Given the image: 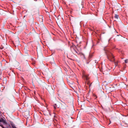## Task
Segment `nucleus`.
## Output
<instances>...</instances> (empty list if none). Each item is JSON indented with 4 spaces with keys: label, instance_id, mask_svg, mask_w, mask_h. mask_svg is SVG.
<instances>
[{
    "label": "nucleus",
    "instance_id": "obj_1",
    "mask_svg": "<svg viewBox=\"0 0 128 128\" xmlns=\"http://www.w3.org/2000/svg\"><path fill=\"white\" fill-rule=\"evenodd\" d=\"M104 50L108 59L110 61L114 62L115 65L116 66H117L118 62V61L116 62H114V57L113 54L106 47L105 48H104Z\"/></svg>",
    "mask_w": 128,
    "mask_h": 128
},
{
    "label": "nucleus",
    "instance_id": "obj_2",
    "mask_svg": "<svg viewBox=\"0 0 128 128\" xmlns=\"http://www.w3.org/2000/svg\"><path fill=\"white\" fill-rule=\"evenodd\" d=\"M82 78L84 80H85L88 81L89 79V75L86 74L84 73H82Z\"/></svg>",
    "mask_w": 128,
    "mask_h": 128
},
{
    "label": "nucleus",
    "instance_id": "obj_3",
    "mask_svg": "<svg viewBox=\"0 0 128 128\" xmlns=\"http://www.w3.org/2000/svg\"><path fill=\"white\" fill-rule=\"evenodd\" d=\"M76 48V46L75 45H74L73 44L72 46H71L70 47L71 50H72L73 49L76 53L78 54L77 52L75 50V48Z\"/></svg>",
    "mask_w": 128,
    "mask_h": 128
},
{
    "label": "nucleus",
    "instance_id": "obj_4",
    "mask_svg": "<svg viewBox=\"0 0 128 128\" xmlns=\"http://www.w3.org/2000/svg\"><path fill=\"white\" fill-rule=\"evenodd\" d=\"M76 48V46L75 45H74L73 44L72 46H71L70 47L71 50H72L73 49L76 53L78 54L77 52L75 50V48Z\"/></svg>",
    "mask_w": 128,
    "mask_h": 128
},
{
    "label": "nucleus",
    "instance_id": "obj_5",
    "mask_svg": "<svg viewBox=\"0 0 128 128\" xmlns=\"http://www.w3.org/2000/svg\"><path fill=\"white\" fill-rule=\"evenodd\" d=\"M76 48V46L75 45H74L73 44L72 46H71L70 47L71 50H72L73 49L76 53L78 54L77 52L75 50V48Z\"/></svg>",
    "mask_w": 128,
    "mask_h": 128
},
{
    "label": "nucleus",
    "instance_id": "obj_6",
    "mask_svg": "<svg viewBox=\"0 0 128 128\" xmlns=\"http://www.w3.org/2000/svg\"><path fill=\"white\" fill-rule=\"evenodd\" d=\"M0 122H2L3 123L6 124H8V123L6 121V120H4V119L3 118H1V119H0Z\"/></svg>",
    "mask_w": 128,
    "mask_h": 128
},
{
    "label": "nucleus",
    "instance_id": "obj_7",
    "mask_svg": "<svg viewBox=\"0 0 128 128\" xmlns=\"http://www.w3.org/2000/svg\"><path fill=\"white\" fill-rule=\"evenodd\" d=\"M11 125L13 128H17L15 126L14 124H11Z\"/></svg>",
    "mask_w": 128,
    "mask_h": 128
},
{
    "label": "nucleus",
    "instance_id": "obj_8",
    "mask_svg": "<svg viewBox=\"0 0 128 128\" xmlns=\"http://www.w3.org/2000/svg\"><path fill=\"white\" fill-rule=\"evenodd\" d=\"M54 109H56L57 107L58 108H59V107H58V106L56 105V104H55L54 106Z\"/></svg>",
    "mask_w": 128,
    "mask_h": 128
},
{
    "label": "nucleus",
    "instance_id": "obj_9",
    "mask_svg": "<svg viewBox=\"0 0 128 128\" xmlns=\"http://www.w3.org/2000/svg\"><path fill=\"white\" fill-rule=\"evenodd\" d=\"M114 18L117 19H118L119 18L118 15L117 14H115Z\"/></svg>",
    "mask_w": 128,
    "mask_h": 128
},
{
    "label": "nucleus",
    "instance_id": "obj_10",
    "mask_svg": "<svg viewBox=\"0 0 128 128\" xmlns=\"http://www.w3.org/2000/svg\"><path fill=\"white\" fill-rule=\"evenodd\" d=\"M128 62V59H127L125 60V62L126 63H127Z\"/></svg>",
    "mask_w": 128,
    "mask_h": 128
},
{
    "label": "nucleus",
    "instance_id": "obj_11",
    "mask_svg": "<svg viewBox=\"0 0 128 128\" xmlns=\"http://www.w3.org/2000/svg\"><path fill=\"white\" fill-rule=\"evenodd\" d=\"M93 96L95 97V99H96L97 98V96L94 94H93Z\"/></svg>",
    "mask_w": 128,
    "mask_h": 128
},
{
    "label": "nucleus",
    "instance_id": "obj_12",
    "mask_svg": "<svg viewBox=\"0 0 128 128\" xmlns=\"http://www.w3.org/2000/svg\"><path fill=\"white\" fill-rule=\"evenodd\" d=\"M117 36H120V37L121 38L122 37V36H121L120 35H117Z\"/></svg>",
    "mask_w": 128,
    "mask_h": 128
},
{
    "label": "nucleus",
    "instance_id": "obj_13",
    "mask_svg": "<svg viewBox=\"0 0 128 128\" xmlns=\"http://www.w3.org/2000/svg\"><path fill=\"white\" fill-rule=\"evenodd\" d=\"M8 126H9L10 127H11V126L10 125V124H8Z\"/></svg>",
    "mask_w": 128,
    "mask_h": 128
},
{
    "label": "nucleus",
    "instance_id": "obj_14",
    "mask_svg": "<svg viewBox=\"0 0 128 128\" xmlns=\"http://www.w3.org/2000/svg\"><path fill=\"white\" fill-rule=\"evenodd\" d=\"M91 58V56H89V58Z\"/></svg>",
    "mask_w": 128,
    "mask_h": 128
},
{
    "label": "nucleus",
    "instance_id": "obj_15",
    "mask_svg": "<svg viewBox=\"0 0 128 128\" xmlns=\"http://www.w3.org/2000/svg\"><path fill=\"white\" fill-rule=\"evenodd\" d=\"M95 63H96V60H95Z\"/></svg>",
    "mask_w": 128,
    "mask_h": 128
},
{
    "label": "nucleus",
    "instance_id": "obj_16",
    "mask_svg": "<svg viewBox=\"0 0 128 128\" xmlns=\"http://www.w3.org/2000/svg\"><path fill=\"white\" fill-rule=\"evenodd\" d=\"M55 117V116H54V117Z\"/></svg>",
    "mask_w": 128,
    "mask_h": 128
},
{
    "label": "nucleus",
    "instance_id": "obj_17",
    "mask_svg": "<svg viewBox=\"0 0 128 128\" xmlns=\"http://www.w3.org/2000/svg\"><path fill=\"white\" fill-rule=\"evenodd\" d=\"M25 90L26 89V88H25Z\"/></svg>",
    "mask_w": 128,
    "mask_h": 128
}]
</instances>
